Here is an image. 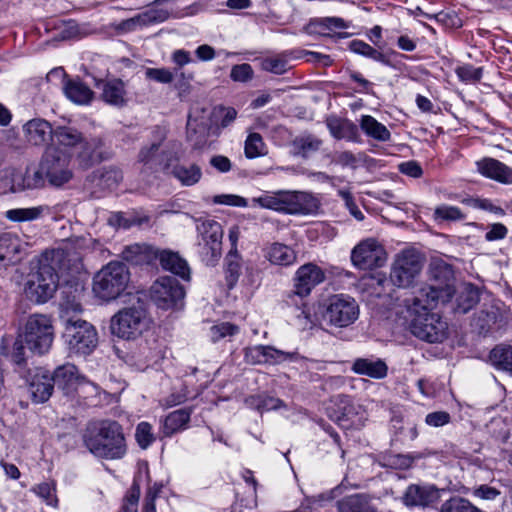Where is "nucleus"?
I'll list each match as a JSON object with an SVG mask.
<instances>
[{
    "label": "nucleus",
    "mask_w": 512,
    "mask_h": 512,
    "mask_svg": "<svg viewBox=\"0 0 512 512\" xmlns=\"http://www.w3.org/2000/svg\"><path fill=\"white\" fill-rule=\"evenodd\" d=\"M84 447L96 458L119 460L127 453V444L120 423L111 419L89 421L83 432Z\"/></svg>",
    "instance_id": "nucleus-1"
},
{
    "label": "nucleus",
    "mask_w": 512,
    "mask_h": 512,
    "mask_svg": "<svg viewBox=\"0 0 512 512\" xmlns=\"http://www.w3.org/2000/svg\"><path fill=\"white\" fill-rule=\"evenodd\" d=\"M433 301L420 296L404 299V307L411 333L429 343L442 342L448 334V324L442 317L429 311Z\"/></svg>",
    "instance_id": "nucleus-2"
},
{
    "label": "nucleus",
    "mask_w": 512,
    "mask_h": 512,
    "mask_svg": "<svg viewBox=\"0 0 512 512\" xmlns=\"http://www.w3.org/2000/svg\"><path fill=\"white\" fill-rule=\"evenodd\" d=\"M38 269L53 274L56 279L79 273L82 269V254L71 243L65 242L57 248L44 250L31 261Z\"/></svg>",
    "instance_id": "nucleus-3"
},
{
    "label": "nucleus",
    "mask_w": 512,
    "mask_h": 512,
    "mask_svg": "<svg viewBox=\"0 0 512 512\" xmlns=\"http://www.w3.org/2000/svg\"><path fill=\"white\" fill-rule=\"evenodd\" d=\"M129 280L130 273L125 264L110 262L94 276L93 292L98 298L111 301L125 291Z\"/></svg>",
    "instance_id": "nucleus-4"
},
{
    "label": "nucleus",
    "mask_w": 512,
    "mask_h": 512,
    "mask_svg": "<svg viewBox=\"0 0 512 512\" xmlns=\"http://www.w3.org/2000/svg\"><path fill=\"white\" fill-rule=\"evenodd\" d=\"M150 319L141 306H131L120 310L111 319V331L123 339H135L149 328Z\"/></svg>",
    "instance_id": "nucleus-5"
},
{
    "label": "nucleus",
    "mask_w": 512,
    "mask_h": 512,
    "mask_svg": "<svg viewBox=\"0 0 512 512\" xmlns=\"http://www.w3.org/2000/svg\"><path fill=\"white\" fill-rule=\"evenodd\" d=\"M29 351L33 354L47 353L54 340V329L51 319L42 314H35L28 318L23 334Z\"/></svg>",
    "instance_id": "nucleus-6"
},
{
    "label": "nucleus",
    "mask_w": 512,
    "mask_h": 512,
    "mask_svg": "<svg viewBox=\"0 0 512 512\" xmlns=\"http://www.w3.org/2000/svg\"><path fill=\"white\" fill-rule=\"evenodd\" d=\"M423 268V258L413 250L407 249L395 256L391 266L390 280L399 288L410 287Z\"/></svg>",
    "instance_id": "nucleus-7"
},
{
    "label": "nucleus",
    "mask_w": 512,
    "mask_h": 512,
    "mask_svg": "<svg viewBox=\"0 0 512 512\" xmlns=\"http://www.w3.org/2000/svg\"><path fill=\"white\" fill-rule=\"evenodd\" d=\"M41 168L49 184L61 187L73 178L71 157L56 147L46 150L41 160Z\"/></svg>",
    "instance_id": "nucleus-8"
},
{
    "label": "nucleus",
    "mask_w": 512,
    "mask_h": 512,
    "mask_svg": "<svg viewBox=\"0 0 512 512\" xmlns=\"http://www.w3.org/2000/svg\"><path fill=\"white\" fill-rule=\"evenodd\" d=\"M431 280L435 283L422 287L416 296L426 298L431 301H438L440 298L451 296L454 292V271L451 265L443 261H432L429 266Z\"/></svg>",
    "instance_id": "nucleus-9"
},
{
    "label": "nucleus",
    "mask_w": 512,
    "mask_h": 512,
    "mask_svg": "<svg viewBox=\"0 0 512 512\" xmlns=\"http://www.w3.org/2000/svg\"><path fill=\"white\" fill-rule=\"evenodd\" d=\"M64 337L69 350L75 354L86 355L93 351L97 345V332L85 320L69 319L66 322Z\"/></svg>",
    "instance_id": "nucleus-10"
},
{
    "label": "nucleus",
    "mask_w": 512,
    "mask_h": 512,
    "mask_svg": "<svg viewBox=\"0 0 512 512\" xmlns=\"http://www.w3.org/2000/svg\"><path fill=\"white\" fill-rule=\"evenodd\" d=\"M59 285V281L53 274L38 269L30 262V272L24 286V292L28 299L36 303H45L53 297Z\"/></svg>",
    "instance_id": "nucleus-11"
},
{
    "label": "nucleus",
    "mask_w": 512,
    "mask_h": 512,
    "mask_svg": "<svg viewBox=\"0 0 512 512\" xmlns=\"http://www.w3.org/2000/svg\"><path fill=\"white\" fill-rule=\"evenodd\" d=\"M359 316V306L350 297L334 295L323 312V320L329 325L344 328L353 324Z\"/></svg>",
    "instance_id": "nucleus-12"
},
{
    "label": "nucleus",
    "mask_w": 512,
    "mask_h": 512,
    "mask_svg": "<svg viewBox=\"0 0 512 512\" xmlns=\"http://www.w3.org/2000/svg\"><path fill=\"white\" fill-rule=\"evenodd\" d=\"M185 292L179 282L171 276L158 278L150 287V298L160 309H175L182 305Z\"/></svg>",
    "instance_id": "nucleus-13"
},
{
    "label": "nucleus",
    "mask_w": 512,
    "mask_h": 512,
    "mask_svg": "<svg viewBox=\"0 0 512 512\" xmlns=\"http://www.w3.org/2000/svg\"><path fill=\"white\" fill-rule=\"evenodd\" d=\"M384 248L375 239H366L358 244L351 254L353 264L362 270L381 267L386 262Z\"/></svg>",
    "instance_id": "nucleus-14"
},
{
    "label": "nucleus",
    "mask_w": 512,
    "mask_h": 512,
    "mask_svg": "<svg viewBox=\"0 0 512 512\" xmlns=\"http://www.w3.org/2000/svg\"><path fill=\"white\" fill-rule=\"evenodd\" d=\"M162 169L187 187L197 184L202 178V169L196 163H173L172 158H169Z\"/></svg>",
    "instance_id": "nucleus-15"
},
{
    "label": "nucleus",
    "mask_w": 512,
    "mask_h": 512,
    "mask_svg": "<svg viewBox=\"0 0 512 512\" xmlns=\"http://www.w3.org/2000/svg\"><path fill=\"white\" fill-rule=\"evenodd\" d=\"M440 498L439 490L432 485L411 484L407 487L402 501L407 507H428Z\"/></svg>",
    "instance_id": "nucleus-16"
},
{
    "label": "nucleus",
    "mask_w": 512,
    "mask_h": 512,
    "mask_svg": "<svg viewBox=\"0 0 512 512\" xmlns=\"http://www.w3.org/2000/svg\"><path fill=\"white\" fill-rule=\"evenodd\" d=\"M325 279L323 270L313 263L302 265L296 272L295 294L307 296L311 290Z\"/></svg>",
    "instance_id": "nucleus-17"
},
{
    "label": "nucleus",
    "mask_w": 512,
    "mask_h": 512,
    "mask_svg": "<svg viewBox=\"0 0 512 512\" xmlns=\"http://www.w3.org/2000/svg\"><path fill=\"white\" fill-rule=\"evenodd\" d=\"M319 201L311 193L301 191H287L286 213L311 214L318 210Z\"/></svg>",
    "instance_id": "nucleus-18"
},
{
    "label": "nucleus",
    "mask_w": 512,
    "mask_h": 512,
    "mask_svg": "<svg viewBox=\"0 0 512 512\" xmlns=\"http://www.w3.org/2000/svg\"><path fill=\"white\" fill-rule=\"evenodd\" d=\"M51 377L53 384L62 389L65 394L77 391L78 387L85 382V379L78 374L76 366L70 363L56 368Z\"/></svg>",
    "instance_id": "nucleus-19"
},
{
    "label": "nucleus",
    "mask_w": 512,
    "mask_h": 512,
    "mask_svg": "<svg viewBox=\"0 0 512 512\" xmlns=\"http://www.w3.org/2000/svg\"><path fill=\"white\" fill-rule=\"evenodd\" d=\"M25 140L34 146H41L52 138L51 124L41 118L31 119L23 125Z\"/></svg>",
    "instance_id": "nucleus-20"
},
{
    "label": "nucleus",
    "mask_w": 512,
    "mask_h": 512,
    "mask_svg": "<svg viewBox=\"0 0 512 512\" xmlns=\"http://www.w3.org/2000/svg\"><path fill=\"white\" fill-rule=\"evenodd\" d=\"M155 259H159L161 267L169 271L183 280L190 279V268L187 261L182 258L179 253L171 250H158L155 252Z\"/></svg>",
    "instance_id": "nucleus-21"
},
{
    "label": "nucleus",
    "mask_w": 512,
    "mask_h": 512,
    "mask_svg": "<svg viewBox=\"0 0 512 512\" xmlns=\"http://www.w3.org/2000/svg\"><path fill=\"white\" fill-rule=\"evenodd\" d=\"M478 171L487 178L503 184H512V168L494 158H484L477 162Z\"/></svg>",
    "instance_id": "nucleus-22"
},
{
    "label": "nucleus",
    "mask_w": 512,
    "mask_h": 512,
    "mask_svg": "<svg viewBox=\"0 0 512 512\" xmlns=\"http://www.w3.org/2000/svg\"><path fill=\"white\" fill-rule=\"evenodd\" d=\"M351 370L358 374L373 379H383L387 376V364L379 358H357L354 360Z\"/></svg>",
    "instance_id": "nucleus-23"
},
{
    "label": "nucleus",
    "mask_w": 512,
    "mask_h": 512,
    "mask_svg": "<svg viewBox=\"0 0 512 512\" xmlns=\"http://www.w3.org/2000/svg\"><path fill=\"white\" fill-rule=\"evenodd\" d=\"M54 384L51 374L45 370H39L30 382V392L35 402L47 401L53 392Z\"/></svg>",
    "instance_id": "nucleus-24"
},
{
    "label": "nucleus",
    "mask_w": 512,
    "mask_h": 512,
    "mask_svg": "<svg viewBox=\"0 0 512 512\" xmlns=\"http://www.w3.org/2000/svg\"><path fill=\"white\" fill-rule=\"evenodd\" d=\"M338 512H376L371 498L365 493L345 496L336 502Z\"/></svg>",
    "instance_id": "nucleus-25"
},
{
    "label": "nucleus",
    "mask_w": 512,
    "mask_h": 512,
    "mask_svg": "<svg viewBox=\"0 0 512 512\" xmlns=\"http://www.w3.org/2000/svg\"><path fill=\"white\" fill-rule=\"evenodd\" d=\"M326 125L335 139H346L348 141H357L359 138V131L356 124L347 120L337 117H328Z\"/></svg>",
    "instance_id": "nucleus-26"
},
{
    "label": "nucleus",
    "mask_w": 512,
    "mask_h": 512,
    "mask_svg": "<svg viewBox=\"0 0 512 512\" xmlns=\"http://www.w3.org/2000/svg\"><path fill=\"white\" fill-rule=\"evenodd\" d=\"M192 410L190 408H182L169 413L162 422V433L165 437L187 428L190 421Z\"/></svg>",
    "instance_id": "nucleus-27"
},
{
    "label": "nucleus",
    "mask_w": 512,
    "mask_h": 512,
    "mask_svg": "<svg viewBox=\"0 0 512 512\" xmlns=\"http://www.w3.org/2000/svg\"><path fill=\"white\" fill-rule=\"evenodd\" d=\"M66 97L80 105L88 104L93 98V91L79 79H67L63 85Z\"/></svg>",
    "instance_id": "nucleus-28"
},
{
    "label": "nucleus",
    "mask_w": 512,
    "mask_h": 512,
    "mask_svg": "<svg viewBox=\"0 0 512 512\" xmlns=\"http://www.w3.org/2000/svg\"><path fill=\"white\" fill-rule=\"evenodd\" d=\"M479 299V289L471 283H463L457 291L455 311L465 314L479 302Z\"/></svg>",
    "instance_id": "nucleus-29"
},
{
    "label": "nucleus",
    "mask_w": 512,
    "mask_h": 512,
    "mask_svg": "<svg viewBox=\"0 0 512 512\" xmlns=\"http://www.w3.org/2000/svg\"><path fill=\"white\" fill-rule=\"evenodd\" d=\"M156 249L147 244H133L126 246L122 251V258L135 265L150 263L155 259Z\"/></svg>",
    "instance_id": "nucleus-30"
},
{
    "label": "nucleus",
    "mask_w": 512,
    "mask_h": 512,
    "mask_svg": "<svg viewBox=\"0 0 512 512\" xmlns=\"http://www.w3.org/2000/svg\"><path fill=\"white\" fill-rule=\"evenodd\" d=\"M203 227L202 239L205 242V247L210 250L212 257L218 258L221 255L223 236L221 225L217 222H209Z\"/></svg>",
    "instance_id": "nucleus-31"
},
{
    "label": "nucleus",
    "mask_w": 512,
    "mask_h": 512,
    "mask_svg": "<svg viewBox=\"0 0 512 512\" xmlns=\"http://www.w3.org/2000/svg\"><path fill=\"white\" fill-rule=\"evenodd\" d=\"M291 145L294 155L307 158L320 149L322 140L312 134H302L297 136Z\"/></svg>",
    "instance_id": "nucleus-32"
},
{
    "label": "nucleus",
    "mask_w": 512,
    "mask_h": 512,
    "mask_svg": "<svg viewBox=\"0 0 512 512\" xmlns=\"http://www.w3.org/2000/svg\"><path fill=\"white\" fill-rule=\"evenodd\" d=\"M23 174L12 167L0 171V194L15 193L23 190Z\"/></svg>",
    "instance_id": "nucleus-33"
},
{
    "label": "nucleus",
    "mask_w": 512,
    "mask_h": 512,
    "mask_svg": "<svg viewBox=\"0 0 512 512\" xmlns=\"http://www.w3.org/2000/svg\"><path fill=\"white\" fill-rule=\"evenodd\" d=\"M267 259L275 265L288 266L296 261V253L289 246L273 243L266 253Z\"/></svg>",
    "instance_id": "nucleus-34"
},
{
    "label": "nucleus",
    "mask_w": 512,
    "mask_h": 512,
    "mask_svg": "<svg viewBox=\"0 0 512 512\" xmlns=\"http://www.w3.org/2000/svg\"><path fill=\"white\" fill-rule=\"evenodd\" d=\"M360 127L367 136L377 141L386 142L391 138V133L387 127L370 115L362 116Z\"/></svg>",
    "instance_id": "nucleus-35"
},
{
    "label": "nucleus",
    "mask_w": 512,
    "mask_h": 512,
    "mask_svg": "<svg viewBox=\"0 0 512 512\" xmlns=\"http://www.w3.org/2000/svg\"><path fill=\"white\" fill-rule=\"evenodd\" d=\"M102 99L108 104L122 106L125 104L124 83L121 80H112L104 83Z\"/></svg>",
    "instance_id": "nucleus-36"
},
{
    "label": "nucleus",
    "mask_w": 512,
    "mask_h": 512,
    "mask_svg": "<svg viewBox=\"0 0 512 512\" xmlns=\"http://www.w3.org/2000/svg\"><path fill=\"white\" fill-rule=\"evenodd\" d=\"M489 359L497 369L512 373V346H496L491 350Z\"/></svg>",
    "instance_id": "nucleus-37"
},
{
    "label": "nucleus",
    "mask_w": 512,
    "mask_h": 512,
    "mask_svg": "<svg viewBox=\"0 0 512 512\" xmlns=\"http://www.w3.org/2000/svg\"><path fill=\"white\" fill-rule=\"evenodd\" d=\"M52 138L58 145L74 147L83 142L82 133L77 129L67 126H59L53 130Z\"/></svg>",
    "instance_id": "nucleus-38"
},
{
    "label": "nucleus",
    "mask_w": 512,
    "mask_h": 512,
    "mask_svg": "<svg viewBox=\"0 0 512 512\" xmlns=\"http://www.w3.org/2000/svg\"><path fill=\"white\" fill-rule=\"evenodd\" d=\"M286 194L287 191H278L272 194H263L257 198H253V202L267 209H272L286 213Z\"/></svg>",
    "instance_id": "nucleus-39"
},
{
    "label": "nucleus",
    "mask_w": 512,
    "mask_h": 512,
    "mask_svg": "<svg viewBox=\"0 0 512 512\" xmlns=\"http://www.w3.org/2000/svg\"><path fill=\"white\" fill-rule=\"evenodd\" d=\"M169 13L166 10L151 9L147 12L139 14L135 18L129 19L122 23L123 27L131 29L136 24L149 25L152 23L163 22L168 19Z\"/></svg>",
    "instance_id": "nucleus-40"
},
{
    "label": "nucleus",
    "mask_w": 512,
    "mask_h": 512,
    "mask_svg": "<svg viewBox=\"0 0 512 512\" xmlns=\"http://www.w3.org/2000/svg\"><path fill=\"white\" fill-rule=\"evenodd\" d=\"M98 178V185L105 189H114L123 180L122 171L114 166L103 167L95 172Z\"/></svg>",
    "instance_id": "nucleus-41"
},
{
    "label": "nucleus",
    "mask_w": 512,
    "mask_h": 512,
    "mask_svg": "<svg viewBox=\"0 0 512 512\" xmlns=\"http://www.w3.org/2000/svg\"><path fill=\"white\" fill-rule=\"evenodd\" d=\"M150 218L148 216H140L138 214L128 215L124 212L113 213L109 218V223L116 227L129 229L133 226H142L143 224L149 223Z\"/></svg>",
    "instance_id": "nucleus-42"
},
{
    "label": "nucleus",
    "mask_w": 512,
    "mask_h": 512,
    "mask_svg": "<svg viewBox=\"0 0 512 512\" xmlns=\"http://www.w3.org/2000/svg\"><path fill=\"white\" fill-rule=\"evenodd\" d=\"M502 320V312L496 305H490L482 309L476 319L477 326L481 331H488L491 327Z\"/></svg>",
    "instance_id": "nucleus-43"
},
{
    "label": "nucleus",
    "mask_w": 512,
    "mask_h": 512,
    "mask_svg": "<svg viewBox=\"0 0 512 512\" xmlns=\"http://www.w3.org/2000/svg\"><path fill=\"white\" fill-rule=\"evenodd\" d=\"M265 364L276 365L283 363L285 361H297V360H306V358L300 356L298 352L292 351H282L274 348L273 346L265 347Z\"/></svg>",
    "instance_id": "nucleus-44"
},
{
    "label": "nucleus",
    "mask_w": 512,
    "mask_h": 512,
    "mask_svg": "<svg viewBox=\"0 0 512 512\" xmlns=\"http://www.w3.org/2000/svg\"><path fill=\"white\" fill-rule=\"evenodd\" d=\"M101 144L99 140H92L90 142L85 141L80 143L81 151L78 154V158L80 163L84 167H89L93 163L101 160L99 153L97 152V147Z\"/></svg>",
    "instance_id": "nucleus-45"
},
{
    "label": "nucleus",
    "mask_w": 512,
    "mask_h": 512,
    "mask_svg": "<svg viewBox=\"0 0 512 512\" xmlns=\"http://www.w3.org/2000/svg\"><path fill=\"white\" fill-rule=\"evenodd\" d=\"M44 210L43 206L11 209L6 212V218L15 222L32 221L41 217Z\"/></svg>",
    "instance_id": "nucleus-46"
},
{
    "label": "nucleus",
    "mask_w": 512,
    "mask_h": 512,
    "mask_svg": "<svg viewBox=\"0 0 512 512\" xmlns=\"http://www.w3.org/2000/svg\"><path fill=\"white\" fill-rule=\"evenodd\" d=\"M349 48L354 53L369 57L375 61L388 64V60L386 56L374 49L372 46H370L368 43L361 41V40H353L349 43Z\"/></svg>",
    "instance_id": "nucleus-47"
},
{
    "label": "nucleus",
    "mask_w": 512,
    "mask_h": 512,
    "mask_svg": "<svg viewBox=\"0 0 512 512\" xmlns=\"http://www.w3.org/2000/svg\"><path fill=\"white\" fill-rule=\"evenodd\" d=\"M440 512H482L470 501L462 497H452L441 505Z\"/></svg>",
    "instance_id": "nucleus-48"
},
{
    "label": "nucleus",
    "mask_w": 512,
    "mask_h": 512,
    "mask_svg": "<svg viewBox=\"0 0 512 512\" xmlns=\"http://www.w3.org/2000/svg\"><path fill=\"white\" fill-rule=\"evenodd\" d=\"M161 146V141L143 146L138 153V162L148 170H155L156 158Z\"/></svg>",
    "instance_id": "nucleus-49"
},
{
    "label": "nucleus",
    "mask_w": 512,
    "mask_h": 512,
    "mask_svg": "<svg viewBox=\"0 0 512 512\" xmlns=\"http://www.w3.org/2000/svg\"><path fill=\"white\" fill-rule=\"evenodd\" d=\"M225 274L227 285L231 289L237 283L241 274V263L237 253H229L227 255Z\"/></svg>",
    "instance_id": "nucleus-50"
},
{
    "label": "nucleus",
    "mask_w": 512,
    "mask_h": 512,
    "mask_svg": "<svg viewBox=\"0 0 512 512\" xmlns=\"http://www.w3.org/2000/svg\"><path fill=\"white\" fill-rule=\"evenodd\" d=\"M261 67L267 72L278 75L285 73L291 68L289 61L284 55H277L263 59L261 61Z\"/></svg>",
    "instance_id": "nucleus-51"
},
{
    "label": "nucleus",
    "mask_w": 512,
    "mask_h": 512,
    "mask_svg": "<svg viewBox=\"0 0 512 512\" xmlns=\"http://www.w3.org/2000/svg\"><path fill=\"white\" fill-rule=\"evenodd\" d=\"M135 439L141 449H147L155 441L152 425L146 421L138 423Z\"/></svg>",
    "instance_id": "nucleus-52"
},
{
    "label": "nucleus",
    "mask_w": 512,
    "mask_h": 512,
    "mask_svg": "<svg viewBox=\"0 0 512 512\" xmlns=\"http://www.w3.org/2000/svg\"><path fill=\"white\" fill-rule=\"evenodd\" d=\"M246 403L259 411L278 409L283 404L280 399L270 396H251L246 400Z\"/></svg>",
    "instance_id": "nucleus-53"
},
{
    "label": "nucleus",
    "mask_w": 512,
    "mask_h": 512,
    "mask_svg": "<svg viewBox=\"0 0 512 512\" xmlns=\"http://www.w3.org/2000/svg\"><path fill=\"white\" fill-rule=\"evenodd\" d=\"M265 144L259 133H251L245 141V155L249 159L259 157L264 154Z\"/></svg>",
    "instance_id": "nucleus-54"
},
{
    "label": "nucleus",
    "mask_w": 512,
    "mask_h": 512,
    "mask_svg": "<svg viewBox=\"0 0 512 512\" xmlns=\"http://www.w3.org/2000/svg\"><path fill=\"white\" fill-rule=\"evenodd\" d=\"M45 172L39 167L38 170H35L32 174L27 170L25 174H23V190L25 189H37L41 188L45 184Z\"/></svg>",
    "instance_id": "nucleus-55"
},
{
    "label": "nucleus",
    "mask_w": 512,
    "mask_h": 512,
    "mask_svg": "<svg viewBox=\"0 0 512 512\" xmlns=\"http://www.w3.org/2000/svg\"><path fill=\"white\" fill-rule=\"evenodd\" d=\"M434 215L437 220L457 221L464 219V214L459 208L448 205L438 206Z\"/></svg>",
    "instance_id": "nucleus-56"
},
{
    "label": "nucleus",
    "mask_w": 512,
    "mask_h": 512,
    "mask_svg": "<svg viewBox=\"0 0 512 512\" xmlns=\"http://www.w3.org/2000/svg\"><path fill=\"white\" fill-rule=\"evenodd\" d=\"M25 339L23 335H19L12 346V350L7 353L10 357L11 361L17 365H22L26 361V352H25Z\"/></svg>",
    "instance_id": "nucleus-57"
},
{
    "label": "nucleus",
    "mask_w": 512,
    "mask_h": 512,
    "mask_svg": "<svg viewBox=\"0 0 512 512\" xmlns=\"http://www.w3.org/2000/svg\"><path fill=\"white\" fill-rule=\"evenodd\" d=\"M139 498H140V487L137 483L134 482L124 498L123 511L124 512H138Z\"/></svg>",
    "instance_id": "nucleus-58"
},
{
    "label": "nucleus",
    "mask_w": 512,
    "mask_h": 512,
    "mask_svg": "<svg viewBox=\"0 0 512 512\" xmlns=\"http://www.w3.org/2000/svg\"><path fill=\"white\" fill-rule=\"evenodd\" d=\"M145 76L149 80L162 84H169L174 80V74L167 68H147Z\"/></svg>",
    "instance_id": "nucleus-59"
},
{
    "label": "nucleus",
    "mask_w": 512,
    "mask_h": 512,
    "mask_svg": "<svg viewBox=\"0 0 512 512\" xmlns=\"http://www.w3.org/2000/svg\"><path fill=\"white\" fill-rule=\"evenodd\" d=\"M456 74L464 82H477L482 77V68H475L472 65H463L456 69Z\"/></svg>",
    "instance_id": "nucleus-60"
},
{
    "label": "nucleus",
    "mask_w": 512,
    "mask_h": 512,
    "mask_svg": "<svg viewBox=\"0 0 512 512\" xmlns=\"http://www.w3.org/2000/svg\"><path fill=\"white\" fill-rule=\"evenodd\" d=\"M238 331L237 326L224 322L218 325H214L210 329L211 339L215 342L225 336L234 335Z\"/></svg>",
    "instance_id": "nucleus-61"
},
{
    "label": "nucleus",
    "mask_w": 512,
    "mask_h": 512,
    "mask_svg": "<svg viewBox=\"0 0 512 512\" xmlns=\"http://www.w3.org/2000/svg\"><path fill=\"white\" fill-rule=\"evenodd\" d=\"M230 77L236 82H246L253 77V69L247 64L235 65L231 69Z\"/></svg>",
    "instance_id": "nucleus-62"
},
{
    "label": "nucleus",
    "mask_w": 512,
    "mask_h": 512,
    "mask_svg": "<svg viewBox=\"0 0 512 512\" xmlns=\"http://www.w3.org/2000/svg\"><path fill=\"white\" fill-rule=\"evenodd\" d=\"M265 347L257 345L245 349V359L250 364H265Z\"/></svg>",
    "instance_id": "nucleus-63"
},
{
    "label": "nucleus",
    "mask_w": 512,
    "mask_h": 512,
    "mask_svg": "<svg viewBox=\"0 0 512 512\" xmlns=\"http://www.w3.org/2000/svg\"><path fill=\"white\" fill-rule=\"evenodd\" d=\"M34 492L43 498L47 504L56 506L57 498L55 497V488L49 483H40L34 488Z\"/></svg>",
    "instance_id": "nucleus-64"
}]
</instances>
